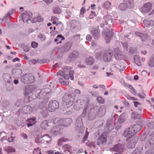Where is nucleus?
Masks as SVG:
<instances>
[{"mask_svg":"<svg viewBox=\"0 0 154 154\" xmlns=\"http://www.w3.org/2000/svg\"><path fill=\"white\" fill-rule=\"evenodd\" d=\"M94 105L92 104H90L88 106V108L85 107L82 114L83 117H87L90 120H92L95 118V115L94 113Z\"/></svg>","mask_w":154,"mask_h":154,"instance_id":"f257e3e1","label":"nucleus"},{"mask_svg":"<svg viewBox=\"0 0 154 154\" xmlns=\"http://www.w3.org/2000/svg\"><path fill=\"white\" fill-rule=\"evenodd\" d=\"M75 97L72 96L70 94H65L62 98V100L65 102L64 104H66L65 107L68 108L73 104V102L75 100Z\"/></svg>","mask_w":154,"mask_h":154,"instance_id":"f03ea898","label":"nucleus"},{"mask_svg":"<svg viewBox=\"0 0 154 154\" xmlns=\"http://www.w3.org/2000/svg\"><path fill=\"white\" fill-rule=\"evenodd\" d=\"M117 114L112 113L111 117L106 121V134L112 130L114 128L113 122L115 120V117Z\"/></svg>","mask_w":154,"mask_h":154,"instance_id":"7ed1b4c3","label":"nucleus"},{"mask_svg":"<svg viewBox=\"0 0 154 154\" xmlns=\"http://www.w3.org/2000/svg\"><path fill=\"white\" fill-rule=\"evenodd\" d=\"M75 128L77 132L79 133H82L84 131V128L83 126L82 118L81 116H79L76 120Z\"/></svg>","mask_w":154,"mask_h":154,"instance_id":"20e7f679","label":"nucleus"},{"mask_svg":"<svg viewBox=\"0 0 154 154\" xmlns=\"http://www.w3.org/2000/svg\"><path fill=\"white\" fill-rule=\"evenodd\" d=\"M34 77L31 75L26 74L21 77V81L26 84L33 83L34 82Z\"/></svg>","mask_w":154,"mask_h":154,"instance_id":"39448f33","label":"nucleus"},{"mask_svg":"<svg viewBox=\"0 0 154 154\" xmlns=\"http://www.w3.org/2000/svg\"><path fill=\"white\" fill-rule=\"evenodd\" d=\"M59 107V103L56 100H53L50 102L48 104V110L50 112L55 111Z\"/></svg>","mask_w":154,"mask_h":154,"instance_id":"423d86ee","label":"nucleus"},{"mask_svg":"<svg viewBox=\"0 0 154 154\" xmlns=\"http://www.w3.org/2000/svg\"><path fill=\"white\" fill-rule=\"evenodd\" d=\"M97 145L99 146H103L106 143V132H104L98 138L96 142Z\"/></svg>","mask_w":154,"mask_h":154,"instance_id":"0eeeda50","label":"nucleus"},{"mask_svg":"<svg viewBox=\"0 0 154 154\" xmlns=\"http://www.w3.org/2000/svg\"><path fill=\"white\" fill-rule=\"evenodd\" d=\"M114 51L116 53L115 56L116 59L118 60H122L124 58H125V55L124 54L120 51L118 47H116L114 49Z\"/></svg>","mask_w":154,"mask_h":154,"instance_id":"6e6552de","label":"nucleus"},{"mask_svg":"<svg viewBox=\"0 0 154 154\" xmlns=\"http://www.w3.org/2000/svg\"><path fill=\"white\" fill-rule=\"evenodd\" d=\"M152 4L150 3L147 2L143 4L140 10L143 13H148L152 9Z\"/></svg>","mask_w":154,"mask_h":154,"instance_id":"1a4fd4ad","label":"nucleus"},{"mask_svg":"<svg viewBox=\"0 0 154 154\" xmlns=\"http://www.w3.org/2000/svg\"><path fill=\"white\" fill-rule=\"evenodd\" d=\"M35 86L31 85L26 86L25 87L24 95L26 97L28 95L33 94L32 92L35 89Z\"/></svg>","mask_w":154,"mask_h":154,"instance_id":"9d476101","label":"nucleus"},{"mask_svg":"<svg viewBox=\"0 0 154 154\" xmlns=\"http://www.w3.org/2000/svg\"><path fill=\"white\" fill-rule=\"evenodd\" d=\"M124 145L120 143L116 144L112 148H110V149L118 152L119 154H121L123 151Z\"/></svg>","mask_w":154,"mask_h":154,"instance_id":"9b49d317","label":"nucleus"},{"mask_svg":"<svg viewBox=\"0 0 154 154\" xmlns=\"http://www.w3.org/2000/svg\"><path fill=\"white\" fill-rule=\"evenodd\" d=\"M138 136H136L130 140L127 145L128 148L129 149H131L134 147L136 143L138 140Z\"/></svg>","mask_w":154,"mask_h":154,"instance_id":"f8f14e48","label":"nucleus"},{"mask_svg":"<svg viewBox=\"0 0 154 154\" xmlns=\"http://www.w3.org/2000/svg\"><path fill=\"white\" fill-rule=\"evenodd\" d=\"M79 53L76 51H72L69 55L67 61L69 62L75 60L79 56Z\"/></svg>","mask_w":154,"mask_h":154,"instance_id":"ddd939ff","label":"nucleus"},{"mask_svg":"<svg viewBox=\"0 0 154 154\" xmlns=\"http://www.w3.org/2000/svg\"><path fill=\"white\" fill-rule=\"evenodd\" d=\"M60 121L61 126L65 127H68L72 122V119L70 118H62Z\"/></svg>","mask_w":154,"mask_h":154,"instance_id":"4468645a","label":"nucleus"},{"mask_svg":"<svg viewBox=\"0 0 154 154\" xmlns=\"http://www.w3.org/2000/svg\"><path fill=\"white\" fill-rule=\"evenodd\" d=\"M48 99L47 98H45L42 101L41 103L38 104H36L34 106V108L36 109L37 110L38 108L40 109H43L45 108L46 103L48 101Z\"/></svg>","mask_w":154,"mask_h":154,"instance_id":"2eb2a0df","label":"nucleus"},{"mask_svg":"<svg viewBox=\"0 0 154 154\" xmlns=\"http://www.w3.org/2000/svg\"><path fill=\"white\" fill-rule=\"evenodd\" d=\"M149 147L150 149L154 150V135L148 141L145 145V148Z\"/></svg>","mask_w":154,"mask_h":154,"instance_id":"dca6fc26","label":"nucleus"},{"mask_svg":"<svg viewBox=\"0 0 154 154\" xmlns=\"http://www.w3.org/2000/svg\"><path fill=\"white\" fill-rule=\"evenodd\" d=\"M135 134L133 129V127L131 126L128 128H126L125 131L124 136L125 137H126L128 136L134 134V135Z\"/></svg>","mask_w":154,"mask_h":154,"instance_id":"f3484780","label":"nucleus"},{"mask_svg":"<svg viewBox=\"0 0 154 154\" xmlns=\"http://www.w3.org/2000/svg\"><path fill=\"white\" fill-rule=\"evenodd\" d=\"M72 45V43L68 42L60 48V50L62 52H66L70 49Z\"/></svg>","mask_w":154,"mask_h":154,"instance_id":"a211bd4d","label":"nucleus"},{"mask_svg":"<svg viewBox=\"0 0 154 154\" xmlns=\"http://www.w3.org/2000/svg\"><path fill=\"white\" fill-rule=\"evenodd\" d=\"M32 17V14L30 13L27 12L22 15V18L24 23L27 22L30 20Z\"/></svg>","mask_w":154,"mask_h":154,"instance_id":"6ab92c4d","label":"nucleus"},{"mask_svg":"<svg viewBox=\"0 0 154 154\" xmlns=\"http://www.w3.org/2000/svg\"><path fill=\"white\" fill-rule=\"evenodd\" d=\"M61 128V126L60 125L58 126H57V125H55L52 128L51 131V133L55 135H58L59 133L60 130Z\"/></svg>","mask_w":154,"mask_h":154,"instance_id":"aec40b11","label":"nucleus"},{"mask_svg":"<svg viewBox=\"0 0 154 154\" xmlns=\"http://www.w3.org/2000/svg\"><path fill=\"white\" fill-rule=\"evenodd\" d=\"M76 101L77 102V103H78V104L81 107H82L83 106L86 107L87 108L88 107L89 103L88 102V101H86L85 100H78Z\"/></svg>","mask_w":154,"mask_h":154,"instance_id":"412c9836","label":"nucleus"},{"mask_svg":"<svg viewBox=\"0 0 154 154\" xmlns=\"http://www.w3.org/2000/svg\"><path fill=\"white\" fill-rule=\"evenodd\" d=\"M144 25L146 27H151L154 25V21L152 20H145L143 21Z\"/></svg>","mask_w":154,"mask_h":154,"instance_id":"4be33fe9","label":"nucleus"},{"mask_svg":"<svg viewBox=\"0 0 154 154\" xmlns=\"http://www.w3.org/2000/svg\"><path fill=\"white\" fill-rule=\"evenodd\" d=\"M22 110L23 113L27 114L32 111V109L29 106H26L22 108Z\"/></svg>","mask_w":154,"mask_h":154,"instance_id":"5701e85b","label":"nucleus"},{"mask_svg":"<svg viewBox=\"0 0 154 154\" xmlns=\"http://www.w3.org/2000/svg\"><path fill=\"white\" fill-rule=\"evenodd\" d=\"M3 77L5 81L7 83H12V80L10 75L8 73L4 74Z\"/></svg>","mask_w":154,"mask_h":154,"instance_id":"b1692460","label":"nucleus"},{"mask_svg":"<svg viewBox=\"0 0 154 154\" xmlns=\"http://www.w3.org/2000/svg\"><path fill=\"white\" fill-rule=\"evenodd\" d=\"M124 2L127 5V7L129 8H133L134 6L133 0H124Z\"/></svg>","mask_w":154,"mask_h":154,"instance_id":"393cba45","label":"nucleus"},{"mask_svg":"<svg viewBox=\"0 0 154 154\" xmlns=\"http://www.w3.org/2000/svg\"><path fill=\"white\" fill-rule=\"evenodd\" d=\"M113 56V51L109 49L106 51V62L110 61Z\"/></svg>","mask_w":154,"mask_h":154,"instance_id":"a878e982","label":"nucleus"},{"mask_svg":"<svg viewBox=\"0 0 154 154\" xmlns=\"http://www.w3.org/2000/svg\"><path fill=\"white\" fill-rule=\"evenodd\" d=\"M134 131L136 134L142 128V126L140 125L136 124L131 125Z\"/></svg>","mask_w":154,"mask_h":154,"instance_id":"bb28decb","label":"nucleus"},{"mask_svg":"<svg viewBox=\"0 0 154 154\" xmlns=\"http://www.w3.org/2000/svg\"><path fill=\"white\" fill-rule=\"evenodd\" d=\"M126 117L125 114L123 113L119 116L118 119V122L119 123H123L126 120Z\"/></svg>","mask_w":154,"mask_h":154,"instance_id":"cd10ccee","label":"nucleus"},{"mask_svg":"<svg viewBox=\"0 0 154 154\" xmlns=\"http://www.w3.org/2000/svg\"><path fill=\"white\" fill-rule=\"evenodd\" d=\"M4 149L5 151L7 152L8 153L12 152L15 151L14 148L12 146H7L4 148Z\"/></svg>","mask_w":154,"mask_h":154,"instance_id":"c85d7f7f","label":"nucleus"},{"mask_svg":"<svg viewBox=\"0 0 154 154\" xmlns=\"http://www.w3.org/2000/svg\"><path fill=\"white\" fill-rule=\"evenodd\" d=\"M131 117L133 118L134 120L136 119H141L142 118V116L139 114L134 112H133L132 113Z\"/></svg>","mask_w":154,"mask_h":154,"instance_id":"c756f323","label":"nucleus"},{"mask_svg":"<svg viewBox=\"0 0 154 154\" xmlns=\"http://www.w3.org/2000/svg\"><path fill=\"white\" fill-rule=\"evenodd\" d=\"M35 119V118H32L27 119V121L28 122L27 124V127H28L31 126L35 124L36 122Z\"/></svg>","mask_w":154,"mask_h":154,"instance_id":"7c9ffc66","label":"nucleus"},{"mask_svg":"<svg viewBox=\"0 0 154 154\" xmlns=\"http://www.w3.org/2000/svg\"><path fill=\"white\" fill-rule=\"evenodd\" d=\"M148 64L150 67H154V55L151 56L148 61Z\"/></svg>","mask_w":154,"mask_h":154,"instance_id":"2f4dec72","label":"nucleus"},{"mask_svg":"<svg viewBox=\"0 0 154 154\" xmlns=\"http://www.w3.org/2000/svg\"><path fill=\"white\" fill-rule=\"evenodd\" d=\"M134 60L137 65L138 66H141V65L140 57L137 55L134 56Z\"/></svg>","mask_w":154,"mask_h":154,"instance_id":"473e14b6","label":"nucleus"},{"mask_svg":"<svg viewBox=\"0 0 154 154\" xmlns=\"http://www.w3.org/2000/svg\"><path fill=\"white\" fill-rule=\"evenodd\" d=\"M91 32L94 37H97L99 35L100 31L98 29H95L94 30H91Z\"/></svg>","mask_w":154,"mask_h":154,"instance_id":"72a5a7b5","label":"nucleus"},{"mask_svg":"<svg viewBox=\"0 0 154 154\" xmlns=\"http://www.w3.org/2000/svg\"><path fill=\"white\" fill-rule=\"evenodd\" d=\"M114 35L112 29H106V37L108 38H110L112 37Z\"/></svg>","mask_w":154,"mask_h":154,"instance_id":"f704fd0d","label":"nucleus"},{"mask_svg":"<svg viewBox=\"0 0 154 154\" xmlns=\"http://www.w3.org/2000/svg\"><path fill=\"white\" fill-rule=\"evenodd\" d=\"M61 120V119L59 117L55 118L54 119H53L52 123L54 124L58 123L57 126L59 125L61 126V122L60 121Z\"/></svg>","mask_w":154,"mask_h":154,"instance_id":"c9c22d12","label":"nucleus"},{"mask_svg":"<svg viewBox=\"0 0 154 154\" xmlns=\"http://www.w3.org/2000/svg\"><path fill=\"white\" fill-rule=\"evenodd\" d=\"M37 93L38 94L37 96L40 99L43 98L45 96V93L42 92V90L41 91L40 90H37Z\"/></svg>","mask_w":154,"mask_h":154,"instance_id":"e433bc0d","label":"nucleus"},{"mask_svg":"<svg viewBox=\"0 0 154 154\" xmlns=\"http://www.w3.org/2000/svg\"><path fill=\"white\" fill-rule=\"evenodd\" d=\"M86 62L88 65H92L94 62V60L92 57H89L86 60Z\"/></svg>","mask_w":154,"mask_h":154,"instance_id":"4c0bfd02","label":"nucleus"},{"mask_svg":"<svg viewBox=\"0 0 154 154\" xmlns=\"http://www.w3.org/2000/svg\"><path fill=\"white\" fill-rule=\"evenodd\" d=\"M48 121L46 120L42 121L41 124L40 126L41 127L44 129L46 128V127L48 126Z\"/></svg>","mask_w":154,"mask_h":154,"instance_id":"58836bf2","label":"nucleus"},{"mask_svg":"<svg viewBox=\"0 0 154 154\" xmlns=\"http://www.w3.org/2000/svg\"><path fill=\"white\" fill-rule=\"evenodd\" d=\"M6 85L7 89L8 91H11L13 90L14 87L12 83H7Z\"/></svg>","mask_w":154,"mask_h":154,"instance_id":"ea45409f","label":"nucleus"},{"mask_svg":"<svg viewBox=\"0 0 154 154\" xmlns=\"http://www.w3.org/2000/svg\"><path fill=\"white\" fill-rule=\"evenodd\" d=\"M34 98V96L33 94L28 95L26 97L24 98V100L26 102L31 101Z\"/></svg>","mask_w":154,"mask_h":154,"instance_id":"a19ab883","label":"nucleus"},{"mask_svg":"<svg viewBox=\"0 0 154 154\" xmlns=\"http://www.w3.org/2000/svg\"><path fill=\"white\" fill-rule=\"evenodd\" d=\"M40 113L42 114V117L44 118L47 117L48 115V110L45 108V109L41 111Z\"/></svg>","mask_w":154,"mask_h":154,"instance_id":"79ce46f5","label":"nucleus"},{"mask_svg":"<svg viewBox=\"0 0 154 154\" xmlns=\"http://www.w3.org/2000/svg\"><path fill=\"white\" fill-rule=\"evenodd\" d=\"M127 5L125 4L121 3L119 6V8L120 10L125 11L127 8Z\"/></svg>","mask_w":154,"mask_h":154,"instance_id":"37998d69","label":"nucleus"},{"mask_svg":"<svg viewBox=\"0 0 154 154\" xmlns=\"http://www.w3.org/2000/svg\"><path fill=\"white\" fill-rule=\"evenodd\" d=\"M68 140L67 138H66L64 137L61 138L59 139L57 143L58 145L60 146H61L62 145V143L63 142H65L67 141H68Z\"/></svg>","mask_w":154,"mask_h":154,"instance_id":"c03bdc74","label":"nucleus"},{"mask_svg":"<svg viewBox=\"0 0 154 154\" xmlns=\"http://www.w3.org/2000/svg\"><path fill=\"white\" fill-rule=\"evenodd\" d=\"M135 34L137 37L138 38H142L146 37V35H145L143 33L137 32L135 33Z\"/></svg>","mask_w":154,"mask_h":154,"instance_id":"a18cd8bd","label":"nucleus"},{"mask_svg":"<svg viewBox=\"0 0 154 154\" xmlns=\"http://www.w3.org/2000/svg\"><path fill=\"white\" fill-rule=\"evenodd\" d=\"M23 101L21 99H20L18 100L15 103V106L17 107H18L22 106L23 104Z\"/></svg>","mask_w":154,"mask_h":154,"instance_id":"49530a36","label":"nucleus"},{"mask_svg":"<svg viewBox=\"0 0 154 154\" xmlns=\"http://www.w3.org/2000/svg\"><path fill=\"white\" fill-rule=\"evenodd\" d=\"M9 105L8 101H3L2 103V105L4 108H7Z\"/></svg>","mask_w":154,"mask_h":154,"instance_id":"de8ad7c7","label":"nucleus"},{"mask_svg":"<svg viewBox=\"0 0 154 154\" xmlns=\"http://www.w3.org/2000/svg\"><path fill=\"white\" fill-rule=\"evenodd\" d=\"M142 152L140 149L138 148H136L131 154H142Z\"/></svg>","mask_w":154,"mask_h":154,"instance_id":"09e8293b","label":"nucleus"},{"mask_svg":"<svg viewBox=\"0 0 154 154\" xmlns=\"http://www.w3.org/2000/svg\"><path fill=\"white\" fill-rule=\"evenodd\" d=\"M42 92H43L45 93V95L48 94L51 91V90L49 88H45L42 89Z\"/></svg>","mask_w":154,"mask_h":154,"instance_id":"8fccbe9b","label":"nucleus"},{"mask_svg":"<svg viewBox=\"0 0 154 154\" xmlns=\"http://www.w3.org/2000/svg\"><path fill=\"white\" fill-rule=\"evenodd\" d=\"M96 99L97 102L103 104L104 102V99L101 97H97Z\"/></svg>","mask_w":154,"mask_h":154,"instance_id":"3c124183","label":"nucleus"},{"mask_svg":"<svg viewBox=\"0 0 154 154\" xmlns=\"http://www.w3.org/2000/svg\"><path fill=\"white\" fill-rule=\"evenodd\" d=\"M63 147L65 149V150H64L63 151L64 152H65L67 151L68 152H70V151L71 148V147L70 145L67 144H66Z\"/></svg>","mask_w":154,"mask_h":154,"instance_id":"603ef678","label":"nucleus"},{"mask_svg":"<svg viewBox=\"0 0 154 154\" xmlns=\"http://www.w3.org/2000/svg\"><path fill=\"white\" fill-rule=\"evenodd\" d=\"M132 91L131 92V93L134 94H136V92L135 91V89L133 88V87L132 86V85H130L129 84H128L127 86Z\"/></svg>","mask_w":154,"mask_h":154,"instance_id":"864d4df0","label":"nucleus"},{"mask_svg":"<svg viewBox=\"0 0 154 154\" xmlns=\"http://www.w3.org/2000/svg\"><path fill=\"white\" fill-rule=\"evenodd\" d=\"M77 103V102L76 101V102H74L73 107L75 109L78 110L81 107L78 104V103Z\"/></svg>","mask_w":154,"mask_h":154,"instance_id":"5fc2aeb1","label":"nucleus"},{"mask_svg":"<svg viewBox=\"0 0 154 154\" xmlns=\"http://www.w3.org/2000/svg\"><path fill=\"white\" fill-rule=\"evenodd\" d=\"M102 52H99L96 54V58L97 59H100L102 58Z\"/></svg>","mask_w":154,"mask_h":154,"instance_id":"6e6d98bb","label":"nucleus"},{"mask_svg":"<svg viewBox=\"0 0 154 154\" xmlns=\"http://www.w3.org/2000/svg\"><path fill=\"white\" fill-rule=\"evenodd\" d=\"M15 71L16 73L17 74L16 75H19L21 74L22 72V70L20 69H13V71Z\"/></svg>","mask_w":154,"mask_h":154,"instance_id":"4d7b16f0","label":"nucleus"},{"mask_svg":"<svg viewBox=\"0 0 154 154\" xmlns=\"http://www.w3.org/2000/svg\"><path fill=\"white\" fill-rule=\"evenodd\" d=\"M40 150V149L39 148L37 149H35L33 153V154H41V152Z\"/></svg>","mask_w":154,"mask_h":154,"instance_id":"13d9d810","label":"nucleus"},{"mask_svg":"<svg viewBox=\"0 0 154 154\" xmlns=\"http://www.w3.org/2000/svg\"><path fill=\"white\" fill-rule=\"evenodd\" d=\"M43 19L41 17L40 15L39 14L37 17L36 20H35V22H41L43 21Z\"/></svg>","mask_w":154,"mask_h":154,"instance_id":"bf43d9fd","label":"nucleus"},{"mask_svg":"<svg viewBox=\"0 0 154 154\" xmlns=\"http://www.w3.org/2000/svg\"><path fill=\"white\" fill-rule=\"evenodd\" d=\"M74 71L73 70H71L69 72V76L70 79L71 80H73L74 79Z\"/></svg>","mask_w":154,"mask_h":154,"instance_id":"052dcab7","label":"nucleus"},{"mask_svg":"<svg viewBox=\"0 0 154 154\" xmlns=\"http://www.w3.org/2000/svg\"><path fill=\"white\" fill-rule=\"evenodd\" d=\"M71 68L68 66H65L63 68V70L64 72H67L70 70Z\"/></svg>","mask_w":154,"mask_h":154,"instance_id":"680f3d73","label":"nucleus"},{"mask_svg":"<svg viewBox=\"0 0 154 154\" xmlns=\"http://www.w3.org/2000/svg\"><path fill=\"white\" fill-rule=\"evenodd\" d=\"M154 150H152L149 148L145 152V154H154Z\"/></svg>","mask_w":154,"mask_h":154,"instance_id":"e2e57ef3","label":"nucleus"},{"mask_svg":"<svg viewBox=\"0 0 154 154\" xmlns=\"http://www.w3.org/2000/svg\"><path fill=\"white\" fill-rule=\"evenodd\" d=\"M96 14L94 12L92 11L89 16V18L90 19H92L95 16Z\"/></svg>","mask_w":154,"mask_h":154,"instance_id":"0e129e2a","label":"nucleus"},{"mask_svg":"<svg viewBox=\"0 0 154 154\" xmlns=\"http://www.w3.org/2000/svg\"><path fill=\"white\" fill-rule=\"evenodd\" d=\"M147 126L149 127L150 128H154V122H152L148 124Z\"/></svg>","mask_w":154,"mask_h":154,"instance_id":"69168bd1","label":"nucleus"},{"mask_svg":"<svg viewBox=\"0 0 154 154\" xmlns=\"http://www.w3.org/2000/svg\"><path fill=\"white\" fill-rule=\"evenodd\" d=\"M122 45L126 50H128V44L126 42H122Z\"/></svg>","mask_w":154,"mask_h":154,"instance_id":"338daca9","label":"nucleus"},{"mask_svg":"<svg viewBox=\"0 0 154 154\" xmlns=\"http://www.w3.org/2000/svg\"><path fill=\"white\" fill-rule=\"evenodd\" d=\"M31 45L32 48H35L38 46V44L35 42H33L32 43Z\"/></svg>","mask_w":154,"mask_h":154,"instance_id":"774afa93","label":"nucleus"}]
</instances>
